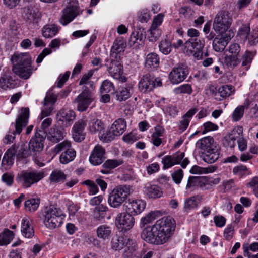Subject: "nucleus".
<instances>
[{
    "label": "nucleus",
    "instance_id": "1a4fd4ad",
    "mask_svg": "<svg viewBox=\"0 0 258 258\" xmlns=\"http://www.w3.org/2000/svg\"><path fill=\"white\" fill-rule=\"evenodd\" d=\"M205 46V41L199 38H190L184 43L186 53L193 54L197 59H202L203 52L202 50Z\"/></svg>",
    "mask_w": 258,
    "mask_h": 258
},
{
    "label": "nucleus",
    "instance_id": "8fccbe9b",
    "mask_svg": "<svg viewBox=\"0 0 258 258\" xmlns=\"http://www.w3.org/2000/svg\"><path fill=\"white\" fill-rule=\"evenodd\" d=\"M215 170L216 167H215L203 168L195 165L190 169V172L192 174H203L213 172Z\"/></svg>",
    "mask_w": 258,
    "mask_h": 258
},
{
    "label": "nucleus",
    "instance_id": "f03ea898",
    "mask_svg": "<svg viewBox=\"0 0 258 258\" xmlns=\"http://www.w3.org/2000/svg\"><path fill=\"white\" fill-rule=\"evenodd\" d=\"M13 71L23 79H28L33 72L31 58L27 53H15L11 58Z\"/></svg>",
    "mask_w": 258,
    "mask_h": 258
},
{
    "label": "nucleus",
    "instance_id": "e433bc0d",
    "mask_svg": "<svg viewBox=\"0 0 258 258\" xmlns=\"http://www.w3.org/2000/svg\"><path fill=\"white\" fill-rule=\"evenodd\" d=\"M58 32V28L55 25H46L42 29L43 36L45 38H52Z\"/></svg>",
    "mask_w": 258,
    "mask_h": 258
},
{
    "label": "nucleus",
    "instance_id": "39448f33",
    "mask_svg": "<svg viewBox=\"0 0 258 258\" xmlns=\"http://www.w3.org/2000/svg\"><path fill=\"white\" fill-rule=\"evenodd\" d=\"M66 215L62 211L56 207H46L44 213V222L45 226L52 224L60 226L63 223Z\"/></svg>",
    "mask_w": 258,
    "mask_h": 258
},
{
    "label": "nucleus",
    "instance_id": "6e6d98bb",
    "mask_svg": "<svg viewBox=\"0 0 258 258\" xmlns=\"http://www.w3.org/2000/svg\"><path fill=\"white\" fill-rule=\"evenodd\" d=\"M54 109V106L50 104H47L43 102V105L42 107L41 113V119L51 115Z\"/></svg>",
    "mask_w": 258,
    "mask_h": 258
},
{
    "label": "nucleus",
    "instance_id": "5701e85b",
    "mask_svg": "<svg viewBox=\"0 0 258 258\" xmlns=\"http://www.w3.org/2000/svg\"><path fill=\"white\" fill-rule=\"evenodd\" d=\"M23 17L28 23H37L40 19L41 14L36 10L30 8H24Z\"/></svg>",
    "mask_w": 258,
    "mask_h": 258
},
{
    "label": "nucleus",
    "instance_id": "338daca9",
    "mask_svg": "<svg viewBox=\"0 0 258 258\" xmlns=\"http://www.w3.org/2000/svg\"><path fill=\"white\" fill-rule=\"evenodd\" d=\"M240 51V47L239 44L233 43L231 44L228 48V54L238 57Z\"/></svg>",
    "mask_w": 258,
    "mask_h": 258
},
{
    "label": "nucleus",
    "instance_id": "c03bdc74",
    "mask_svg": "<svg viewBox=\"0 0 258 258\" xmlns=\"http://www.w3.org/2000/svg\"><path fill=\"white\" fill-rule=\"evenodd\" d=\"M55 88V86H54L51 88H50L46 93L45 97L44 99V102L47 104H50L52 106H54L55 102L57 100V98L58 95L57 94H55L53 92V89Z\"/></svg>",
    "mask_w": 258,
    "mask_h": 258
},
{
    "label": "nucleus",
    "instance_id": "7ed1b4c3",
    "mask_svg": "<svg viewBox=\"0 0 258 258\" xmlns=\"http://www.w3.org/2000/svg\"><path fill=\"white\" fill-rule=\"evenodd\" d=\"M31 151L25 144H22L20 147L14 145L5 153L2 161V165L5 170H9L14 164V157L16 155L18 159L25 158L29 155Z\"/></svg>",
    "mask_w": 258,
    "mask_h": 258
},
{
    "label": "nucleus",
    "instance_id": "a211bd4d",
    "mask_svg": "<svg viewBox=\"0 0 258 258\" xmlns=\"http://www.w3.org/2000/svg\"><path fill=\"white\" fill-rule=\"evenodd\" d=\"M220 35H218L214 38L213 41V49L217 52L223 51L231 37L227 32L219 33Z\"/></svg>",
    "mask_w": 258,
    "mask_h": 258
},
{
    "label": "nucleus",
    "instance_id": "58836bf2",
    "mask_svg": "<svg viewBox=\"0 0 258 258\" xmlns=\"http://www.w3.org/2000/svg\"><path fill=\"white\" fill-rule=\"evenodd\" d=\"M146 66L148 68H156L159 65V58L155 53L148 54L146 57Z\"/></svg>",
    "mask_w": 258,
    "mask_h": 258
},
{
    "label": "nucleus",
    "instance_id": "79ce46f5",
    "mask_svg": "<svg viewBox=\"0 0 258 258\" xmlns=\"http://www.w3.org/2000/svg\"><path fill=\"white\" fill-rule=\"evenodd\" d=\"M40 204L39 198H31L25 202V207L26 210L30 212H34L38 208Z\"/></svg>",
    "mask_w": 258,
    "mask_h": 258
},
{
    "label": "nucleus",
    "instance_id": "ea45409f",
    "mask_svg": "<svg viewBox=\"0 0 258 258\" xmlns=\"http://www.w3.org/2000/svg\"><path fill=\"white\" fill-rule=\"evenodd\" d=\"M126 47L125 40L122 37L116 39L113 43L111 50L116 51L117 53H123Z\"/></svg>",
    "mask_w": 258,
    "mask_h": 258
},
{
    "label": "nucleus",
    "instance_id": "4d7b16f0",
    "mask_svg": "<svg viewBox=\"0 0 258 258\" xmlns=\"http://www.w3.org/2000/svg\"><path fill=\"white\" fill-rule=\"evenodd\" d=\"M14 175L10 172H6L3 174L1 180L8 186H11L14 183Z\"/></svg>",
    "mask_w": 258,
    "mask_h": 258
},
{
    "label": "nucleus",
    "instance_id": "cd10ccee",
    "mask_svg": "<svg viewBox=\"0 0 258 258\" xmlns=\"http://www.w3.org/2000/svg\"><path fill=\"white\" fill-rule=\"evenodd\" d=\"M87 121L88 123V128L92 134L100 132L104 128L103 122L98 118L89 117Z\"/></svg>",
    "mask_w": 258,
    "mask_h": 258
},
{
    "label": "nucleus",
    "instance_id": "de8ad7c7",
    "mask_svg": "<svg viewBox=\"0 0 258 258\" xmlns=\"http://www.w3.org/2000/svg\"><path fill=\"white\" fill-rule=\"evenodd\" d=\"M101 93H114L115 88L113 83L108 80H105L102 83L100 88Z\"/></svg>",
    "mask_w": 258,
    "mask_h": 258
},
{
    "label": "nucleus",
    "instance_id": "423d86ee",
    "mask_svg": "<svg viewBox=\"0 0 258 258\" xmlns=\"http://www.w3.org/2000/svg\"><path fill=\"white\" fill-rule=\"evenodd\" d=\"M29 115V110L28 108H25L22 110V112L16 119L15 124L13 125L14 129H13L12 132L10 131L9 134L5 136V143L7 144L11 143L15 139V134L21 133L22 128L28 123Z\"/></svg>",
    "mask_w": 258,
    "mask_h": 258
},
{
    "label": "nucleus",
    "instance_id": "37998d69",
    "mask_svg": "<svg viewBox=\"0 0 258 258\" xmlns=\"http://www.w3.org/2000/svg\"><path fill=\"white\" fill-rule=\"evenodd\" d=\"M240 62L238 57L226 54L224 60V63L228 67L233 68L237 66Z\"/></svg>",
    "mask_w": 258,
    "mask_h": 258
},
{
    "label": "nucleus",
    "instance_id": "4c0bfd02",
    "mask_svg": "<svg viewBox=\"0 0 258 258\" xmlns=\"http://www.w3.org/2000/svg\"><path fill=\"white\" fill-rule=\"evenodd\" d=\"M114 93L116 99L119 101H125L131 95L130 89L126 87L119 88Z\"/></svg>",
    "mask_w": 258,
    "mask_h": 258
},
{
    "label": "nucleus",
    "instance_id": "9d476101",
    "mask_svg": "<svg viewBox=\"0 0 258 258\" xmlns=\"http://www.w3.org/2000/svg\"><path fill=\"white\" fill-rule=\"evenodd\" d=\"M184 152H177L172 155H167L162 158L164 169L169 168L174 165L180 164L182 168H185L189 163L187 158H184Z\"/></svg>",
    "mask_w": 258,
    "mask_h": 258
},
{
    "label": "nucleus",
    "instance_id": "72a5a7b5",
    "mask_svg": "<svg viewBox=\"0 0 258 258\" xmlns=\"http://www.w3.org/2000/svg\"><path fill=\"white\" fill-rule=\"evenodd\" d=\"M111 127L114 133L120 136L126 128V122L123 118H119L113 122Z\"/></svg>",
    "mask_w": 258,
    "mask_h": 258
},
{
    "label": "nucleus",
    "instance_id": "0eeeda50",
    "mask_svg": "<svg viewBox=\"0 0 258 258\" xmlns=\"http://www.w3.org/2000/svg\"><path fill=\"white\" fill-rule=\"evenodd\" d=\"M130 189L127 186H120L109 194L108 198L109 205L113 208H118L130 195Z\"/></svg>",
    "mask_w": 258,
    "mask_h": 258
},
{
    "label": "nucleus",
    "instance_id": "603ef678",
    "mask_svg": "<svg viewBox=\"0 0 258 258\" xmlns=\"http://www.w3.org/2000/svg\"><path fill=\"white\" fill-rule=\"evenodd\" d=\"M161 34V30L158 28L151 27L148 34V39L151 42L156 41Z\"/></svg>",
    "mask_w": 258,
    "mask_h": 258
},
{
    "label": "nucleus",
    "instance_id": "3c124183",
    "mask_svg": "<svg viewBox=\"0 0 258 258\" xmlns=\"http://www.w3.org/2000/svg\"><path fill=\"white\" fill-rule=\"evenodd\" d=\"M66 178L65 174L61 171H54L50 176V179L54 182H63Z\"/></svg>",
    "mask_w": 258,
    "mask_h": 258
},
{
    "label": "nucleus",
    "instance_id": "a878e982",
    "mask_svg": "<svg viewBox=\"0 0 258 258\" xmlns=\"http://www.w3.org/2000/svg\"><path fill=\"white\" fill-rule=\"evenodd\" d=\"M220 151L219 147H214V148L203 152L201 157L203 160L208 163H213L215 162L219 157Z\"/></svg>",
    "mask_w": 258,
    "mask_h": 258
},
{
    "label": "nucleus",
    "instance_id": "f8f14e48",
    "mask_svg": "<svg viewBox=\"0 0 258 258\" xmlns=\"http://www.w3.org/2000/svg\"><path fill=\"white\" fill-rule=\"evenodd\" d=\"M59 21L63 25H66L72 22L79 14V7L75 5L69 4L61 12Z\"/></svg>",
    "mask_w": 258,
    "mask_h": 258
},
{
    "label": "nucleus",
    "instance_id": "052dcab7",
    "mask_svg": "<svg viewBox=\"0 0 258 258\" xmlns=\"http://www.w3.org/2000/svg\"><path fill=\"white\" fill-rule=\"evenodd\" d=\"M247 187L252 188L254 194L258 198V177H253L250 181L247 183Z\"/></svg>",
    "mask_w": 258,
    "mask_h": 258
},
{
    "label": "nucleus",
    "instance_id": "864d4df0",
    "mask_svg": "<svg viewBox=\"0 0 258 258\" xmlns=\"http://www.w3.org/2000/svg\"><path fill=\"white\" fill-rule=\"evenodd\" d=\"M111 233L109 227H98L97 230L98 236L103 239L108 238Z\"/></svg>",
    "mask_w": 258,
    "mask_h": 258
},
{
    "label": "nucleus",
    "instance_id": "20e7f679",
    "mask_svg": "<svg viewBox=\"0 0 258 258\" xmlns=\"http://www.w3.org/2000/svg\"><path fill=\"white\" fill-rule=\"evenodd\" d=\"M44 177V172L36 170H23L17 175L16 180L24 188L30 187Z\"/></svg>",
    "mask_w": 258,
    "mask_h": 258
},
{
    "label": "nucleus",
    "instance_id": "aec40b11",
    "mask_svg": "<svg viewBox=\"0 0 258 258\" xmlns=\"http://www.w3.org/2000/svg\"><path fill=\"white\" fill-rule=\"evenodd\" d=\"M157 245L165 243L172 236L175 227H158Z\"/></svg>",
    "mask_w": 258,
    "mask_h": 258
},
{
    "label": "nucleus",
    "instance_id": "9b49d317",
    "mask_svg": "<svg viewBox=\"0 0 258 258\" xmlns=\"http://www.w3.org/2000/svg\"><path fill=\"white\" fill-rule=\"evenodd\" d=\"M189 74L188 67L181 64L174 68L169 74V79L173 84H177L183 81Z\"/></svg>",
    "mask_w": 258,
    "mask_h": 258
},
{
    "label": "nucleus",
    "instance_id": "6e6552de",
    "mask_svg": "<svg viewBox=\"0 0 258 258\" xmlns=\"http://www.w3.org/2000/svg\"><path fill=\"white\" fill-rule=\"evenodd\" d=\"M232 22V18L229 12L222 10L216 15L213 24V28L216 32L219 33L226 32L230 27Z\"/></svg>",
    "mask_w": 258,
    "mask_h": 258
},
{
    "label": "nucleus",
    "instance_id": "dca6fc26",
    "mask_svg": "<svg viewBox=\"0 0 258 258\" xmlns=\"http://www.w3.org/2000/svg\"><path fill=\"white\" fill-rule=\"evenodd\" d=\"M58 121L62 122L63 127L71 126L76 117L75 112L68 108H62L57 114Z\"/></svg>",
    "mask_w": 258,
    "mask_h": 258
},
{
    "label": "nucleus",
    "instance_id": "2f4dec72",
    "mask_svg": "<svg viewBox=\"0 0 258 258\" xmlns=\"http://www.w3.org/2000/svg\"><path fill=\"white\" fill-rule=\"evenodd\" d=\"M144 191L150 198H158L161 197L162 192L160 188L155 185L147 184L144 188Z\"/></svg>",
    "mask_w": 258,
    "mask_h": 258
},
{
    "label": "nucleus",
    "instance_id": "a18cd8bd",
    "mask_svg": "<svg viewBox=\"0 0 258 258\" xmlns=\"http://www.w3.org/2000/svg\"><path fill=\"white\" fill-rule=\"evenodd\" d=\"M160 51L165 55L169 54L172 50L171 41L167 38L161 41L159 45Z\"/></svg>",
    "mask_w": 258,
    "mask_h": 258
},
{
    "label": "nucleus",
    "instance_id": "5fc2aeb1",
    "mask_svg": "<svg viewBox=\"0 0 258 258\" xmlns=\"http://www.w3.org/2000/svg\"><path fill=\"white\" fill-rule=\"evenodd\" d=\"M118 136H119L114 133L112 130V128L110 127V128L108 131H107L105 133L101 135L100 139L106 142H108L114 140L115 137Z\"/></svg>",
    "mask_w": 258,
    "mask_h": 258
},
{
    "label": "nucleus",
    "instance_id": "f257e3e1",
    "mask_svg": "<svg viewBox=\"0 0 258 258\" xmlns=\"http://www.w3.org/2000/svg\"><path fill=\"white\" fill-rule=\"evenodd\" d=\"M117 228L116 234L113 237L111 242V248L116 251H120L126 247L123 256L124 257H129L136 250L137 242L135 240L128 237L125 234L130 230V228L124 227H117Z\"/></svg>",
    "mask_w": 258,
    "mask_h": 258
},
{
    "label": "nucleus",
    "instance_id": "774afa93",
    "mask_svg": "<svg viewBox=\"0 0 258 258\" xmlns=\"http://www.w3.org/2000/svg\"><path fill=\"white\" fill-rule=\"evenodd\" d=\"M21 232L23 236L31 238L34 235V229L33 227H22Z\"/></svg>",
    "mask_w": 258,
    "mask_h": 258
},
{
    "label": "nucleus",
    "instance_id": "412c9836",
    "mask_svg": "<svg viewBox=\"0 0 258 258\" xmlns=\"http://www.w3.org/2000/svg\"><path fill=\"white\" fill-rule=\"evenodd\" d=\"M155 88L153 82L152 74L148 73L144 75L138 84L139 91L143 93H146L152 91Z\"/></svg>",
    "mask_w": 258,
    "mask_h": 258
},
{
    "label": "nucleus",
    "instance_id": "473e14b6",
    "mask_svg": "<svg viewBox=\"0 0 258 258\" xmlns=\"http://www.w3.org/2000/svg\"><path fill=\"white\" fill-rule=\"evenodd\" d=\"M123 164V161L121 159H108L102 165L104 169H101L100 172L103 174H108L109 170L114 169Z\"/></svg>",
    "mask_w": 258,
    "mask_h": 258
},
{
    "label": "nucleus",
    "instance_id": "09e8293b",
    "mask_svg": "<svg viewBox=\"0 0 258 258\" xmlns=\"http://www.w3.org/2000/svg\"><path fill=\"white\" fill-rule=\"evenodd\" d=\"M161 215L159 211H152L149 213L146 216L141 219V223L143 225L151 223L153 220L156 219Z\"/></svg>",
    "mask_w": 258,
    "mask_h": 258
},
{
    "label": "nucleus",
    "instance_id": "6ab92c4d",
    "mask_svg": "<svg viewBox=\"0 0 258 258\" xmlns=\"http://www.w3.org/2000/svg\"><path fill=\"white\" fill-rule=\"evenodd\" d=\"M87 121L84 119H80L74 124L72 128V136L75 141L80 142L84 140L86 134L84 130Z\"/></svg>",
    "mask_w": 258,
    "mask_h": 258
},
{
    "label": "nucleus",
    "instance_id": "c756f323",
    "mask_svg": "<svg viewBox=\"0 0 258 258\" xmlns=\"http://www.w3.org/2000/svg\"><path fill=\"white\" fill-rule=\"evenodd\" d=\"M145 39V34H143V31L141 30L134 31L130 36L128 44L131 46H133L136 44L138 45H142Z\"/></svg>",
    "mask_w": 258,
    "mask_h": 258
},
{
    "label": "nucleus",
    "instance_id": "0e129e2a",
    "mask_svg": "<svg viewBox=\"0 0 258 258\" xmlns=\"http://www.w3.org/2000/svg\"><path fill=\"white\" fill-rule=\"evenodd\" d=\"M175 92L177 94L187 93L190 94L192 92V89L190 85L184 84L175 88Z\"/></svg>",
    "mask_w": 258,
    "mask_h": 258
},
{
    "label": "nucleus",
    "instance_id": "b1692460",
    "mask_svg": "<svg viewBox=\"0 0 258 258\" xmlns=\"http://www.w3.org/2000/svg\"><path fill=\"white\" fill-rule=\"evenodd\" d=\"M108 70L110 75L113 78L116 80H120L122 82L126 81V77L122 76L123 66L121 63H111Z\"/></svg>",
    "mask_w": 258,
    "mask_h": 258
},
{
    "label": "nucleus",
    "instance_id": "49530a36",
    "mask_svg": "<svg viewBox=\"0 0 258 258\" xmlns=\"http://www.w3.org/2000/svg\"><path fill=\"white\" fill-rule=\"evenodd\" d=\"M175 224L176 222L174 218L168 216L159 219L153 226H175Z\"/></svg>",
    "mask_w": 258,
    "mask_h": 258
},
{
    "label": "nucleus",
    "instance_id": "13d9d810",
    "mask_svg": "<svg viewBox=\"0 0 258 258\" xmlns=\"http://www.w3.org/2000/svg\"><path fill=\"white\" fill-rule=\"evenodd\" d=\"M197 202L195 197H191L185 201L184 209L185 210H190L197 207Z\"/></svg>",
    "mask_w": 258,
    "mask_h": 258
},
{
    "label": "nucleus",
    "instance_id": "69168bd1",
    "mask_svg": "<svg viewBox=\"0 0 258 258\" xmlns=\"http://www.w3.org/2000/svg\"><path fill=\"white\" fill-rule=\"evenodd\" d=\"M203 130H202V134H204L208 132L215 131L218 128L217 124L213 123L210 121H208L203 124Z\"/></svg>",
    "mask_w": 258,
    "mask_h": 258
},
{
    "label": "nucleus",
    "instance_id": "bf43d9fd",
    "mask_svg": "<svg viewBox=\"0 0 258 258\" xmlns=\"http://www.w3.org/2000/svg\"><path fill=\"white\" fill-rule=\"evenodd\" d=\"M71 143L68 141H64L58 144L55 147L54 151L55 153H58L61 151H66L71 148Z\"/></svg>",
    "mask_w": 258,
    "mask_h": 258
},
{
    "label": "nucleus",
    "instance_id": "393cba45",
    "mask_svg": "<svg viewBox=\"0 0 258 258\" xmlns=\"http://www.w3.org/2000/svg\"><path fill=\"white\" fill-rule=\"evenodd\" d=\"M134 223V218L130 213L126 212L118 214L115 219L116 226H133Z\"/></svg>",
    "mask_w": 258,
    "mask_h": 258
},
{
    "label": "nucleus",
    "instance_id": "f704fd0d",
    "mask_svg": "<svg viewBox=\"0 0 258 258\" xmlns=\"http://www.w3.org/2000/svg\"><path fill=\"white\" fill-rule=\"evenodd\" d=\"M16 83L12 77L6 73L1 75L0 77V87L4 89L13 88L15 87Z\"/></svg>",
    "mask_w": 258,
    "mask_h": 258
},
{
    "label": "nucleus",
    "instance_id": "bb28decb",
    "mask_svg": "<svg viewBox=\"0 0 258 258\" xmlns=\"http://www.w3.org/2000/svg\"><path fill=\"white\" fill-rule=\"evenodd\" d=\"M213 143V138L211 136H208L198 140L196 145L198 149L205 152L214 148Z\"/></svg>",
    "mask_w": 258,
    "mask_h": 258
},
{
    "label": "nucleus",
    "instance_id": "ddd939ff",
    "mask_svg": "<svg viewBox=\"0 0 258 258\" xmlns=\"http://www.w3.org/2000/svg\"><path fill=\"white\" fill-rule=\"evenodd\" d=\"M46 138L45 132L41 130L37 131L34 137L30 141L29 148L35 155L42 150L44 147V139Z\"/></svg>",
    "mask_w": 258,
    "mask_h": 258
},
{
    "label": "nucleus",
    "instance_id": "680f3d73",
    "mask_svg": "<svg viewBox=\"0 0 258 258\" xmlns=\"http://www.w3.org/2000/svg\"><path fill=\"white\" fill-rule=\"evenodd\" d=\"M244 110V106L243 105L237 107L232 114L233 120L238 121L243 116Z\"/></svg>",
    "mask_w": 258,
    "mask_h": 258
},
{
    "label": "nucleus",
    "instance_id": "c85d7f7f",
    "mask_svg": "<svg viewBox=\"0 0 258 258\" xmlns=\"http://www.w3.org/2000/svg\"><path fill=\"white\" fill-rule=\"evenodd\" d=\"M234 92V89L232 85H223L218 89V96L216 97V100L221 101L225 99L233 94Z\"/></svg>",
    "mask_w": 258,
    "mask_h": 258
},
{
    "label": "nucleus",
    "instance_id": "4be33fe9",
    "mask_svg": "<svg viewBox=\"0 0 258 258\" xmlns=\"http://www.w3.org/2000/svg\"><path fill=\"white\" fill-rule=\"evenodd\" d=\"M158 227H146L142 231L141 237L146 242L157 245Z\"/></svg>",
    "mask_w": 258,
    "mask_h": 258
},
{
    "label": "nucleus",
    "instance_id": "e2e57ef3",
    "mask_svg": "<svg viewBox=\"0 0 258 258\" xmlns=\"http://www.w3.org/2000/svg\"><path fill=\"white\" fill-rule=\"evenodd\" d=\"M253 54L251 52L246 51L242 56V66H245L247 68L250 66V64L253 59Z\"/></svg>",
    "mask_w": 258,
    "mask_h": 258
},
{
    "label": "nucleus",
    "instance_id": "2eb2a0df",
    "mask_svg": "<svg viewBox=\"0 0 258 258\" xmlns=\"http://www.w3.org/2000/svg\"><path fill=\"white\" fill-rule=\"evenodd\" d=\"M105 150L101 146H95L89 157L90 163L94 166L101 164L105 159Z\"/></svg>",
    "mask_w": 258,
    "mask_h": 258
},
{
    "label": "nucleus",
    "instance_id": "f3484780",
    "mask_svg": "<svg viewBox=\"0 0 258 258\" xmlns=\"http://www.w3.org/2000/svg\"><path fill=\"white\" fill-rule=\"evenodd\" d=\"M146 203L141 200L125 201L123 204L124 210L131 215H137L141 213L145 209Z\"/></svg>",
    "mask_w": 258,
    "mask_h": 258
},
{
    "label": "nucleus",
    "instance_id": "7c9ffc66",
    "mask_svg": "<svg viewBox=\"0 0 258 258\" xmlns=\"http://www.w3.org/2000/svg\"><path fill=\"white\" fill-rule=\"evenodd\" d=\"M47 140L53 143H57L64 138L63 132L56 127H53L50 129L48 134H46Z\"/></svg>",
    "mask_w": 258,
    "mask_h": 258
},
{
    "label": "nucleus",
    "instance_id": "a19ab883",
    "mask_svg": "<svg viewBox=\"0 0 258 258\" xmlns=\"http://www.w3.org/2000/svg\"><path fill=\"white\" fill-rule=\"evenodd\" d=\"M13 232L7 229L0 234V245H7L14 238Z\"/></svg>",
    "mask_w": 258,
    "mask_h": 258
},
{
    "label": "nucleus",
    "instance_id": "c9c22d12",
    "mask_svg": "<svg viewBox=\"0 0 258 258\" xmlns=\"http://www.w3.org/2000/svg\"><path fill=\"white\" fill-rule=\"evenodd\" d=\"M76 156V153L75 150L70 148L61 154L59 157L60 162L63 164H67L72 161L75 159Z\"/></svg>",
    "mask_w": 258,
    "mask_h": 258
},
{
    "label": "nucleus",
    "instance_id": "4468645a",
    "mask_svg": "<svg viewBox=\"0 0 258 258\" xmlns=\"http://www.w3.org/2000/svg\"><path fill=\"white\" fill-rule=\"evenodd\" d=\"M93 101L92 93L89 90L85 89L74 100L77 104V110L80 112L85 111Z\"/></svg>",
    "mask_w": 258,
    "mask_h": 258
}]
</instances>
